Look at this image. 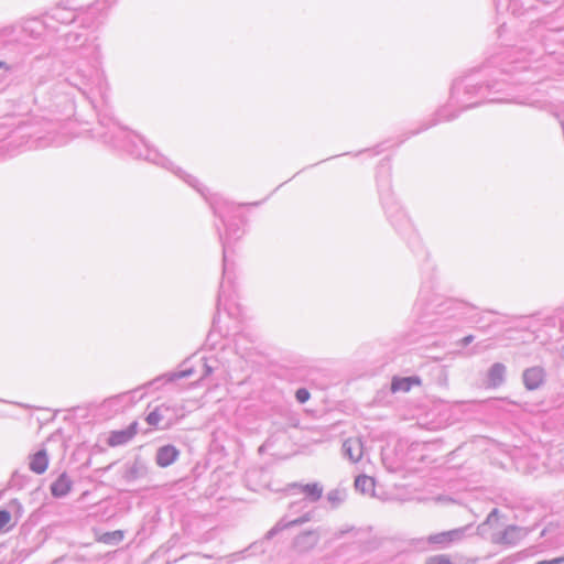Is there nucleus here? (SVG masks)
Here are the masks:
<instances>
[{
    "instance_id": "obj_11",
    "label": "nucleus",
    "mask_w": 564,
    "mask_h": 564,
    "mask_svg": "<svg viewBox=\"0 0 564 564\" xmlns=\"http://www.w3.org/2000/svg\"><path fill=\"white\" fill-rule=\"evenodd\" d=\"M527 536V530L517 524H509L502 531H497L491 534L492 544L506 546V547H514L517 546L521 540Z\"/></svg>"
},
{
    "instance_id": "obj_29",
    "label": "nucleus",
    "mask_w": 564,
    "mask_h": 564,
    "mask_svg": "<svg viewBox=\"0 0 564 564\" xmlns=\"http://www.w3.org/2000/svg\"><path fill=\"white\" fill-rule=\"evenodd\" d=\"M144 398V393L141 392V388L134 389L130 392H124L118 397L112 398L108 402L112 404L130 405Z\"/></svg>"
},
{
    "instance_id": "obj_19",
    "label": "nucleus",
    "mask_w": 564,
    "mask_h": 564,
    "mask_svg": "<svg viewBox=\"0 0 564 564\" xmlns=\"http://www.w3.org/2000/svg\"><path fill=\"white\" fill-rule=\"evenodd\" d=\"M319 535L316 531L307 530L294 538L293 545L300 552H308L317 545Z\"/></svg>"
},
{
    "instance_id": "obj_49",
    "label": "nucleus",
    "mask_w": 564,
    "mask_h": 564,
    "mask_svg": "<svg viewBox=\"0 0 564 564\" xmlns=\"http://www.w3.org/2000/svg\"><path fill=\"white\" fill-rule=\"evenodd\" d=\"M214 361V362H217V359H212L210 362Z\"/></svg>"
},
{
    "instance_id": "obj_32",
    "label": "nucleus",
    "mask_w": 564,
    "mask_h": 564,
    "mask_svg": "<svg viewBox=\"0 0 564 564\" xmlns=\"http://www.w3.org/2000/svg\"><path fill=\"white\" fill-rule=\"evenodd\" d=\"M248 343H253V339L249 338V335L246 333H239L235 336V348L236 352L241 355V357L248 356L249 348L247 347Z\"/></svg>"
},
{
    "instance_id": "obj_47",
    "label": "nucleus",
    "mask_w": 564,
    "mask_h": 564,
    "mask_svg": "<svg viewBox=\"0 0 564 564\" xmlns=\"http://www.w3.org/2000/svg\"><path fill=\"white\" fill-rule=\"evenodd\" d=\"M473 352H478V344L474 346Z\"/></svg>"
},
{
    "instance_id": "obj_48",
    "label": "nucleus",
    "mask_w": 564,
    "mask_h": 564,
    "mask_svg": "<svg viewBox=\"0 0 564 564\" xmlns=\"http://www.w3.org/2000/svg\"><path fill=\"white\" fill-rule=\"evenodd\" d=\"M267 443L260 446V452L265 451Z\"/></svg>"
},
{
    "instance_id": "obj_23",
    "label": "nucleus",
    "mask_w": 564,
    "mask_h": 564,
    "mask_svg": "<svg viewBox=\"0 0 564 564\" xmlns=\"http://www.w3.org/2000/svg\"><path fill=\"white\" fill-rule=\"evenodd\" d=\"M421 384V378L417 376H409V377H394L393 381H391V392H403L406 393L414 386Z\"/></svg>"
},
{
    "instance_id": "obj_38",
    "label": "nucleus",
    "mask_w": 564,
    "mask_h": 564,
    "mask_svg": "<svg viewBox=\"0 0 564 564\" xmlns=\"http://www.w3.org/2000/svg\"><path fill=\"white\" fill-rule=\"evenodd\" d=\"M310 398V392L306 390V388H299L297 391H295V400L300 403H306Z\"/></svg>"
},
{
    "instance_id": "obj_10",
    "label": "nucleus",
    "mask_w": 564,
    "mask_h": 564,
    "mask_svg": "<svg viewBox=\"0 0 564 564\" xmlns=\"http://www.w3.org/2000/svg\"><path fill=\"white\" fill-rule=\"evenodd\" d=\"M31 32L32 30L29 25H9L0 29V47H12L17 50L19 54H29L25 40L29 37Z\"/></svg>"
},
{
    "instance_id": "obj_34",
    "label": "nucleus",
    "mask_w": 564,
    "mask_h": 564,
    "mask_svg": "<svg viewBox=\"0 0 564 564\" xmlns=\"http://www.w3.org/2000/svg\"><path fill=\"white\" fill-rule=\"evenodd\" d=\"M346 499V491L341 488L332 489L326 494V500L333 509H336Z\"/></svg>"
},
{
    "instance_id": "obj_7",
    "label": "nucleus",
    "mask_w": 564,
    "mask_h": 564,
    "mask_svg": "<svg viewBox=\"0 0 564 564\" xmlns=\"http://www.w3.org/2000/svg\"><path fill=\"white\" fill-rule=\"evenodd\" d=\"M376 177L379 200H381L383 213L388 217L389 223H394L398 213H404V210L391 191V164L389 159H383L378 164Z\"/></svg>"
},
{
    "instance_id": "obj_40",
    "label": "nucleus",
    "mask_w": 564,
    "mask_h": 564,
    "mask_svg": "<svg viewBox=\"0 0 564 564\" xmlns=\"http://www.w3.org/2000/svg\"><path fill=\"white\" fill-rule=\"evenodd\" d=\"M204 377H208L209 375H212L216 367H214L213 365H210V360L212 358H204Z\"/></svg>"
},
{
    "instance_id": "obj_12",
    "label": "nucleus",
    "mask_w": 564,
    "mask_h": 564,
    "mask_svg": "<svg viewBox=\"0 0 564 564\" xmlns=\"http://www.w3.org/2000/svg\"><path fill=\"white\" fill-rule=\"evenodd\" d=\"M101 23L102 18L98 7L89 4L85 8H77L75 25L87 31H96Z\"/></svg>"
},
{
    "instance_id": "obj_18",
    "label": "nucleus",
    "mask_w": 564,
    "mask_h": 564,
    "mask_svg": "<svg viewBox=\"0 0 564 564\" xmlns=\"http://www.w3.org/2000/svg\"><path fill=\"white\" fill-rule=\"evenodd\" d=\"M180 455V451L174 445H163L156 449L154 462L160 467H170L173 465Z\"/></svg>"
},
{
    "instance_id": "obj_17",
    "label": "nucleus",
    "mask_w": 564,
    "mask_h": 564,
    "mask_svg": "<svg viewBox=\"0 0 564 564\" xmlns=\"http://www.w3.org/2000/svg\"><path fill=\"white\" fill-rule=\"evenodd\" d=\"M291 488L296 489L299 490V494L304 495L305 497L302 499H306V503L317 502L324 492V488L319 485V482H293Z\"/></svg>"
},
{
    "instance_id": "obj_30",
    "label": "nucleus",
    "mask_w": 564,
    "mask_h": 564,
    "mask_svg": "<svg viewBox=\"0 0 564 564\" xmlns=\"http://www.w3.org/2000/svg\"><path fill=\"white\" fill-rule=\"evenodd\" d=\"M18 65V62L0 61V72H2V74H0V86H2V89L10 86V75L17 70Z\"/></svg>"
},
{
    "instance_id": "obj_13",
    "label": "nucleus",
    "mask_w": 564,
    "mask_h": 564,
    "mask_svg": "<svg viewBox=\"0 0 564 564\" xmlns=\"http://www.w3.org/2000/svg\"><path fill=\"white\" fill-rule=\"evenodd\" d=\"M546 4L550 0H494L498 12L510 11L512 15H522L536 8V3Z\"/></svg>"
},
{
    "instance_id": "obj_42",
    "label": "nucleus",
    "mask_w": 564,
    "mask_h": 564,
    "mask_svg": "<svg viewBox=\"0 0 564 564\" xmlns=\"http://www.w3.org/2000/svg\"><path fill=\"white\" fill-rule=\"evenodd\" d=\"M563 561H564V557H555L552 560H545L542 562H538V564H558V563H562Z\"/></svg>"
},
{
    "instance_id": "obj_15",
    "label": "nucleus",
    "mask_w": 564,
    "mask_h": 564,
    "mask_svg": "<svg viewBox=\"0 0 564 564\" xmlns=\"http://www.w3.org/2000/svg\"><path fill=\"white\" fill-rule=\"evenodd\" d=\"M171 411L170 406L160 404L147 414L145 422L160 431L170 429L173 424Z\"/></svg>"
},
{
    "instance_id": "obj_39",
    "label": "nucleus",
    "mask_w": 564,
    "mask_h": 564,
    "mask_svg": "<svg viewBox=\"0 0 564 564\" xmlns=\"http://www.w3.org/2000/svg\"><path fill=\"white\" fill-rule=\"evenodd\" d=\"M11 521V513L9 510L0 509V531Z\"/></svg>"
},
{
    "instance_id": "obj_21",
    "label": "nucleus",
    "mask_w": 564,
    "mask_h": 564,
    "mask_svg": "<svg viewBox=\"0 0 564 564\" xmlns=\"http://www.w3.org/2000/svg\"><path fill=\"white\" fill-rule=\"evenodd\" d=\"M72 488V480L67 473H62L56 479L51 482L50 491L54 498L61 499L66 497Z\"/></svg>"
},
{
    "instance_id": "obj_22",
    "label": "nucleus",
    "mask_w": 564,
    "mask_h": 564,
    "mask_svg": "<svg viewBox=\"0 0 564 564\" xmlns=\"http://www.w3.org/2000/svg\"><path fill=\"white\" fill-rule=\"evenodd\" d=\"M343 453L344 456L348 458L350 462H359V459H361L364 455L362 441L359 438L345 440L343 444Z\"/></svg>"
},
{
    "instance_id": "obj_43",
    "label": "nucleus",
    "mask_w": 564,
    "mask_h": 564,
    "mask_svg": "<svg viewBox=\"0 0 564 564\" xmlns=\"http://www.w3.org/2000/svg\"><path fill=\"white\" fill-rule=\"evenodd\" d=\"M197 558H198V556H197L196 554H194V555H187V556H183V557L181 558V562H182V563H193V562H195V560H197Z\"/></svg>"
},
{
    "instance_id": "obj_1",
    "label": "nucleus",
    "mask_w": 564,
    "mask_h": 564,
    "mask_svg": "<svg viewBox=\"0 0 564 564\" xmlns=\"http://www.w3.org/2000/svg\"><path fill=\"white\" fill-rule=\"evenodd\" d=\"M497 33L506 48L490 57L489 66L456 78L447 105L410 131L408 138L440 122L453 121L463 111L485 102L516 104L538 109L544 107L543 101L536 97V89L532 87L540 82L539 65L532 64H538L545 52L539 24L519 40L508 35L507 22L499 24Z\"/></svg>"
},
{
    "instance_id": "obj_9",
    "label": "nucleus",
    "mask_w": 564,
    "mask_h": 564,
    "mask_svg": "<svg viewBox=\"0 0 564 564\" xmlns=\"http://www.w3.org/2000/svg\"><path fill=\"white\" fill-rule=\"evenodd\" d=\"M74 0L67 4L57 3L44 14L43 25L48 31H58L59 25H73L76 22L77 8L72 7Z\"/></svg>"
},
{
    "instance_id": "obj_4",
    "label": "nucleus",
    "mask_w": 564,
    "mask_h": 564,
    "mask_svg": "<svg viewBox=\"0 0 564 564\" xmlns=\"http://www.w3.org/2000/svg\"><path fill=\"white\" fill-rule=\"evenodd\" d=\"M66 43L69 46L82 47L80 61L76 63L74 69H69L66 83L77 89L95 106V96L99 95L101 99L106 98L108 84L106 74L101 69V51L96 43L84 45L85 39L82 33L69 31L64 34Z\"/></svg>"
},
{
    "instance_id": "obj_44",
    "label": "nucleus",
    "mask_w": 564,
    "mask_h": 564,
    "mask_svg": "<svg viewBox=\"0 0 564 564\" xmlns=\"http://www.w3.org/2000/svg\"><path fill=\"white\" fill-rule=\"evenodd\" d=\"M351 531H352V527H348V528H346V529H341V530H339V531H338V533L336 534V536H341V535H344V534H346V533H348V532H351Z\"/></svg>"
},
{
    "instance_id": "obj_6",
    "label": "nucleus",
    "mask_w": 564,
    "mask_h": 564,
    "mask_svg": "<svg viewBox=\"0 0 564 564\" xmlns=\"http://www.w3.org/2000/svg\"><path fill=\"white\" fill-rule=\"evenodd\" d=\"M376 177L379 200H381L383 213L388 217L389 223H394L398 213H404V210L391 191V164L389 159H383L378 164Z\"/></svg>"
},
{
    "instance_id": "obj_8",
    "label": "nucleus",
    "mask_w": 564,
    "mask_h": 564,
    "mask_svg": "<svg viewBox=\"0 0 564 564\" xmlns=\"http://www.w3.org/2000/svg\"><path fill=\"white\" fill-rule=\"evenodd\" d=\"M306 499H299L289 505L288 513L268 530L264 540H272L273 536L294 525H302L313 518V510H306Z\"/></svg>"
},
{
    "instance_id": "obj_26",
    "label": "nucleus",
    "mask_w": 564,
    "mask_h": 564,
    "mask_svg": "<svg viewBox=\"0 0 564 564\" xmlns=\"http://www.w3.org/2000/svg\"><path fill=\"white\" fill-rule=\"evenodd\" d=\"M390 224L403 236H408L410 238L415 235L413 224L410 221L405 212H398V216H395L394 221H390Z\"/></svg>"
},
{
    "instance_id": "obj_36",
    "label": "nucleus",
    "mask_w": 564,
    "mask_h": 564,
    "mask_svg": "<svg viewBox=\"0 0 564 564\" xmlns=\"http://www.w3.org/2000/svg\"><path fill=\"white\" fill-rule=\"evenodd\" d=\"M425 564H455L446 554L434 555Z\"/></svg>"
},
{
    "instance_id": "obj_24",
    "label": "nucleus",
    "mask_w": 564,
    "mask_h": 564,
    "mask_svg": "<svg viewBox=\"0 0 564 564\" xmlns=\"http://www.w3.org/2000/svg\"><path fill=\"white\" fill-rule=\"evenodd\" d=\"M29 467H30L31 471H33L37 475L44 474L48 467L47 451L42 448V449L37 451L36 453H34L33 455H31L30 462H29Z\"/></svg>"
},
{
    "instance_id": "obj_25",
    "label": "nucleus",
    "mask_w": 564,
    "mask_h": 564,
    "mask_svg": "<svg viewBox=\"0 0 564 564\" xmlns=\"http://www.w3.org/2000/svg\"><path fill=\"white\" fill-rule=\"evenodd\" d=\"M148 468L142 460H134L131 465L126 466L123 478L127 482H133L138 479L145 478Z\"/></svg>"
},
{
    "instance_id": "obj_41",
    "label": "nucleus",
    "mask_w": 564,
    "mask_h": 564,
    "mask_svg": "<svg viewBox=\"0 0 564 564\" xmlns=\"http://www.w3.org/2000/svg\"><path fill=\"white\" fill-rule=\"evenodd\" d=\"M473 341H474V336L473 335H467V336L463 337L462 340H459V345L462 347H466V346H468Z\"/></svg>"
},
{
    "instance_id": "obj_3",
    "label": "nucleus",
    "mask_w": 564,
    "mask_h": 564,
    "mask_svg": "<svg viewBox=\"0 0 564 564\" xmlns=\"http://www.w3.org/2000/svg\"><path fill=\"white\" fill-rule=\"evenodd\" d=\"M413 313L420 323L434 334L446 333L456 327L458 323L478 324L481 330H486L495 324L494 321L486 323L485 312H479L478 307L435 293L429 285L421 286ZM486 313L498 314L494 311Z\"/></svg>"
},
{
    "instance_id": "obj_31",
    "label": "nucleus",
    "mask_w": 564,
    "mask_h": 564,
    "mask_svg": "<svg viewBox=\"0 0 564 564\" xmlns=\"http://www.w3.org/2000/svg\"><path fill=\"white\" fill-rule=\"evenodd\" d=\"M355 488L362 495H373V488H376V481L372 477L366 475H359L355 480Z\"/></svg>"
},
{
    "instance_id": "obj_16",
    "label": "nucleus",
    "mask_w": 564,
    "mask_h": 564,
    "mask_svg": "<svg viewBox=\"0 0 564 564\" xmlns=\"http://www.w3.org/2000/svg\"><path fill=\"white\" fill-rule=\"evenodd\" d=\"M545 371L540 366H533L523 371V384L527 390L535 391L543 386Z\"/></svg>"
},
{
    "instance_id": "obj_33",
    "label": "nucleus",
    "mask_w": 564,
    "mask_h": 564,
    "mask_svg": "<svg viewBox=\"0 0 564 564\" xmlns=\"http://www.w3.org/2000/svg\"><path fill=\"white\" fill-rule=\"evenodd\" d=\"M124 539V533L121 530H113L99 535L98 541L107 545H117Z\"/></svg>"
},
{
    "instance_id": "obj_35",
    "label": "nucleus",
    "mask_w": 564,
    "mask_h": 564,
    "mask_svg": "<svg viewBox=\"0 0 564 564\" xmlns=\"http://www.w3.org/2000/svg\"><path fill=\"white\" fill-rule=\"evenodd\" d=\"M499 517H500L499 509L491 510V512L489 514H487L485 522L479 524V527H478L479 531H485V528L487 525L497 524L499 521Z\"/></svg>"
},
{
    "instance_id": "obj_2",
    "label": "nucleus",
    "mask_w": 564,
    "mask_h": 564,
    "mask_svg": "<svg viewBox=\"0 0 564 564\" xmlns=\"http://www.w3.org/2000/svg\"><path fill=\"white\" fill-rule=\"evenodd\" d=\"M99 124L105 129L100 133L102 141L111 144L115 149L127 152L134 159H143L151 164L171 171L184 181L186 185L200 193L205 200L209 203L212 212L220 219L224 228V231H221V228L216 225L218 239H220L223 246V279L217 295V311L223 308L229 312V305L235 301L236 294L235 264L230 261L229 254L232 243L241 239L243 235L240 205L227 200L219 194L208 195V189L195 176L174 166L170 159L148 144L143 137L133 131H128L118 121L113 120L112 117L101 115Z\"/></svg>"
},
{
    "instance_id": "obj_20",
    "label": "nucleus",
    "mask_w": 564,
    "mask_h": 564,
    "mask_svg": "<svg viewBox=\"0 0 564 564\" xmlns=\"http://www.w3.org/2000/svg\"><path fill=\"white\" fill-rule=\"evenodd\" d=\"M138 433V423L133 422L126 430L113 431L108 437V445L121 446L129 443Z\"/></svg>"
},
{
    "instance_id": "obj_46",
    "label": "nucleus",
    "mask_w": 564,
    "mask_h": 564,
    "mask_svg": "<svg viewBox=\"0 0 564 564\" xmlns=\"http://www.w3.org/2000/svg\"><path fill=\"white\" fill-rule=\"evenodd\" d=\"M18 478H19L18 473H14V475H12V481H14V482H15Z\"/></svg>"
},
{
    "instance_id": "obj_5",
    "label": "nucleus",
    "mask_w": 564,
    "mask_h": 564,
    "mask_svg": "<svg viewBox=\"0 0 564 564\" xmlns=\"http://www.w3.org/2000/svg\"><path fill=\"white\" fill-rule=\"evenodd\" d=\"M61 122L57 120H35L18 126V135L25 138L28 149H46L48 147H62L67 143V138L61 133Z\"/></svg>"
},
{
    "instance_id": "obj_45",
    "label": "nucleus",
    "mask_w": 564,
    "mask_h": 564,
    "mask_svg": "<svg viewBox=\"0 0 564 564\" xmlns=\"http://www.w3.org/2000/svg\"><path fill=\"white\" fill-rule=\"evenodd\" d=\"M67 107H68V112H69V115H70V113H72V111H74V104H73L70 100H68V102H67Z\"/></svg>"
},
{
    "instance_id": "obj_14",
    "label": "nucleus",
    "mask_w": 564,
    "mask_h": 564,
    "mask_svg": "<svg viewBox=\"0 0 564 564\" xmlns=\"http://www.w3.org/2000/svg\"><path fill=\"white\" fill-rule=\"evenodd\" d=\"M468 527H460L454 530L442 531L432 535H429L426 541L430 545H433L435 549H447L451 545L459 542L466 536V531Z\"/></svg>"
},
{
    "instance_id": "obj_37",
    "label": "nucleus",
    "mask_w": 564,
    "mask_h": 564,
    "mask_svg": "<svg viewBox=\"0 0 564 564\" xmlns=\"http://www.w3.org/2000/svg\"><path fill=\"white\" fill-rule=\"evenodd\" d=\"M218 337L219 334L216 332V317H214V323H212V328L207 336V344L210 345L212 348H215Z\"/></svg>"
},
{
    "instance_id": "obj_28",
    "label": "nucleus",
    "mask_w": 564,
    "mask_h": 564,
    "mask_svg": "<svg viewBox=\"0 0 564 564\" xmlns=\"http://www.w3.org/2000/svg\"><path fill=\"white\" fill-rule=\"evenodd\" d=\"M506 377V366L500 362H496L487 372V381H489L490 387H498L505 382Z\"/></svg>"
},
{
    "instance_id": "obj_27",
    "label": "nucleus",
    "mask_w": 564,
    "mask_h": 564,
    "mask_svg": "<svg viewBox=\"0 0 564 564\" xmlns=\"http://www.w3.org/2000/svg\"><path fill=\"white\" fill-rule=\"evenodd\" d=\"M193 373L192 368L172 371L162 376L156 377L154 380L148 382L147 386H156L159 383H166V382H175L177 380H181L183 378L191 377Z\"/></svg>"
}]
</instances>
